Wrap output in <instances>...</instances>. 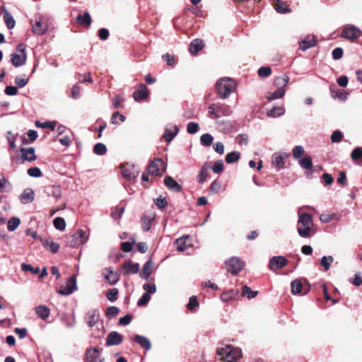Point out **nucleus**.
Returning <instances> with one entry per match:
<instances>
[{
	"mask_svg": "<svg viewBox=\"0 0 362 362\" xmlns=\"http://www.w3.org/2000/svg\"><path fill=\"white\" fill-rule=\"evenodd\" d=\"M4 19L5 21V23L6 24V26L8 29H12L15 27L16 22L11 14L6 10H4Z\"/></svg>",
	"mask_w": 362,
	"mask_h": 362,
	"instance_id": "473e14b6",
	"label": "nucleus"
},
{
	"mask_svg": "<svg viewBox=\"0 0 362 362\" xmlns=\"http://www.w3.org/2000/svg\"><path fill=\"white\" fill-rule=\"evenodd\" d=\"M204 47L202 40L199 39L194 40L189 45V51L192 54H196Z\"/></svg>",
	"mask_w": 362,
	"mask_h": 362,
	"instance_id": "7c9ffc66",
	"label": "nucleus"
},
{
	"mask_svg": "<svg viewBox=\"0 0 362 362\" xmlns=\"http://www.w3.org/2000/svg\"><path fill=\"white\" fill-rule=\"evenodd\" d=\"M21 269L23 272H30L33 274H37L40 272V268L39 267H33L30 264H27L25 263H23L21 264Z\"/></svg>",
	"mask_w": 362,
	"mask_h": 362,
	"instance_id": "864d4df0",
	"label": "nucleus"
},
{
	"mask_svg": "<svg viewBox=\"0 0 362 362\" xmlns=\"http://www.w3.org/2000/svg\"><path fill=\"white\" fill-rule=\"evenodd\" d=\"M299 164L302 168L306 170H311L313 168L312 159L308 156H305L302 159H300L299 160Z\"/></svg>",
	"mask_w": 362,
	"mask_h": 362,
	"instance_id": "e433bc0d",
	"label": "nucleus"
},
{
	"mask_svg": "<svg viewBox=\"0 0 362 362\" xmlns=\"http://www.w3.org/2000/svg\"><path fill=\"white\" fill-rule=\"evenodd\" d=\"M287 263L288 261L284 257L275 256L270 259L269 268L272 271H275L284 267Z\"/></svg>",
	"mask_w": 362,
	"mask_h": 362,
	"instance_id": "ddd939ff",
	"label": "nucleus"
},
{
	"mask_svg": "<svg viewBox=\"0 0 362 362\" xmlns=\"http://www.w3.org/2000/svg\"><path fill=\"white\" fill-rule=\"evenodd\" d=\"M209 117L218 119L221 116H229L232 113L230 107L225 103H212L209 106Z\"/></svg>",
	"mask_w": 362,
	"mask_h": 362,
	"instance_id": "20e7f679",
	"label": "nucleus"
},
{
	"mask_svg": "<svg viewBox=\"0 0 362 362\" xmlns=\"http://www.w3.org/2000/svg\"><path fill=\"white\" fill-rule=\"evenodd\" d=\"M28 82V78L24 77L22 78L21 76H16L15 78V83L20 88H23L27 85Z\"/></svg>",
	"mask_w": 362,
	"mask_h": 362,
	"instance_id": "e2e57ef3",
	"label": "nucleus"
},
{
	"mask_svg": "<svg viewBox=\"0 0 362 362\" xmlns=\"http://www.w3.org/2000/svg\"><path fill=\"white\" fill-rule=\"evenodd\" d=\"M100 320V313L97 309H92L87 312L85 320L89 327L95 326Z\"/></svg>",
	"mask_w": 362,
	"mask_h": 362,
	"instance_id": "2eb2a0df",
	"label": "nucleus"
},
{
	"mask_svg": "<svg viewBox=\"0 0 362 362\" xmlns=\"http://www.w3.org/2000/svg\"><path fill=\"white\" fill-rule=\"evenodd\" d=\"M122 341V336L115 331L110 332L106 338V345L108 346L119 345Z\"/></svg>",
	"mask_w": 362,
	"mask_h": 362,
	"instance_id": "f3484780",
	"label": "nucleus"
},
{
	"mask_svg": "<svg viewBox=\"0 0 362 362\" xmlns=\"http://www.w3.org/2000/svg\"><path fill=\"white\" fill-rule=\"evenodd\" d=\"M240 158V153L237 151H233L226 156V161L227 163H233L238 161Z\"/></svg>",
	"mask_w": 362,
	"mask_h": 362,
	"instance_id": "4c0bfd02",
	"label": "nucleus"
},
{
	"mask_svg": "<svg viewBox=\"0 0 362 362\" xmlns=\"http://www.w3.org/2000/svg\"><path fill=\"white\" fill-rule=\"evenodd\" d=\"M334 258L332 256H323L321 258L320 264L324 267L325 271H327L330 268V264L333 262Z\"/></svg>",
	"mask_w": 362,
	"mask_h": 362,
	"instance_id": "ea45409f",
	"label": "nucleus"
},
{
	"mask_svg": "<svg viewBox=\"0 0 362 362\" xmlns=\"http://www.w3.org/2000/svg\"><path fill=\"white\" fill-rule=\"evenodd\" d=\"M293 156L296 158H299L304 153V148L301 146H296L293 149Z\"/></svg>",
	"mask_w": 362,
	"mask_h": 362,
	"instance_id": "052dcab7",
	"label": "nucleus"
},
{
	"mask_svg": "<svg viewBox=\"0 0 362 362\" xmlns=\"http://www.w3.org/2000/svg\"><path fill=\"white\" fill-rule=\"evenodd\" d=\"M189 236H182L176 240L175 244L178 251L184 252L189 247V244L187 243V240Z\"/></svg>",
	"mask_w": 362,
	"mask_h": 362,
	"instance_id": "c756f323",
	"label": "nucleus"
},
{
	"mask_svg": "<svg viewBox=\"0 0 362 362\" xmlns=\"http://www.w3.org/2000/svg\"><path fill=\"white\" fill-rule=\"evenodd\" d=\"M235 81L228 77H224L217 81L216 87L218 95L221 99L227 98L236 88Z\"/></svg>",
	"mask_w": 362,
	"mask_h": 362,
	"instance_id": "f03ea898",
	"label": "nucleus"
},
{
	"mask_svg": "<svg viewBox=\"0 0 362 362\" xmlns=\"http://www.w3.org/2000/svg\"><path fill=\"white\" fill-rule=\"evenodd\" d=\"M51 25V18L47 16H40L36 19L32 27L33 32L38 35H44Z\"/></svg>",
	"mask_w": 362,
	"mask_h": 362,
	"instance_id": "39448f33",
	"label": "nucleus"
},
{
	"mask_svg": "<svg viewBox=\"0 0 362 362\" xmlns=\"http://www.w3.org/2000/svg\"><path fill=\"white\" fill-rule=\"evenodd\" d=\"M55 122H47L44 123H41L39 121H37L35 122V125L37 127H42V128H49L52 130H54L55 129Z\"/></svg>",
	"mask_w": 362,
	"mask_h": 362,
	"instance_id": "6e6d98bb",
	"label": "nucleus"
},
{
	"mask_svg": "<svg viewBox=\"0 0 362 362\" xmlns=\"http://www.w3.org/2000/svg\"><path fill=\"white\" fill-rule=\"evenodd\" d=\"M119 312V310L117 307L115 306H110L109 307L105 313V315L108 318L113 317L116 316Z\"/></svg>",
	"mask_w": 362,
	"mask_h": 362,
	"instance_id": "3c124183",
	"label": "nucleus"
},
{
	"mask_svg": "<svg viewBox=\"0 0 362 362\" xmlns=\"http://www.w3.org/2000/svg\"><path fill=\"white\" fill-rule=\"evenodd\" d=\"M362 156V148L357 147L354 148L351 154V157L354 160H356Z\"/></svg>",
	"mask_w": 362,
	"mask_h": 362,
	"instance_id": "774afa93",
	"label": "nucleus"
},
{
	"mask_svg": "<svg viewBox=\"0 0 362 362\" xmlns=\"http://www.w3.org/2000/svg\"><path fill=\"white\" fill-rule=\"evenodd\" d=\"M48 196H52L58 199L62 197V189L59 185H52L47 191Z\"/></svg>",
	"mask_w": 362,
	"mask_h": 362,
	"instance_id": "f704fd0d",
	"label": "nucleus"
},
{
	"mask_svg": "<svg viewBox=\"0 0 362 362\" xmlns=\"http://www.w3.org/2000/svg\"><path fill=\"white\" fill-rule=\"evenodd\" d=\"M152 266H153L152 261L150 259L144 265L142 271L140 273V277L148 280L150 275L152 273V270H153Z\"/></svg>",
	"mask_w": 362,
	"mask_h": 362,
	"instance_id": "cd10ccee",
	"label": "nucleus"
},
{
	"mask_svg": "<svg viewBox=\"0 0 362 362\" xmlns=\"http://www.w3.org/2000/svg\"><path fill=\"white\" fill-rule=\"evenodd\" d=\"M20 199L24 204L32 202L34 199V192L31 189H25L20 196Z\"/></svg>",
	"mask_w": 362,
	"mask_h": 362,
	"instance_id": "a878e982",
	"label": "nucleus"
},
{
	"mask_svg": "<svg viewBox=\"0 0 362 362\" xmlns=\"http://www.w3.org/2000/svg\"><path fill=\"white\" fill-rule=\"evenodd\" d=\"M134 341L140 344L143 348L146 350H149L151 348V344L149 339L141 335H136L134 338Z\"/></svg>",
	"mask_w": 362,
	"mask_h": 362,
	"instance_id": "c85d7f7f",
	"label": "nucleus"
},
{
	"mask_svg": "<svg viewBox=\"0 0 362 362\" xmlns=\"http://www.w3.org/2000/svg\"><path fill=\"white\" fill-rule=\"evenodd\" d=\"M303 292V284L300 279H295L291 282V293L293 295Z\"/></svg>",
	"mask_w": 362,
	"mask_h": 362,
	"instance_id": "72a5a7b5",
	"label": "nucleus"
},
{
	"mask_svg": "<svg viewBox=\"0 0 362 362\" xmlns=\"http://www.w3.org/2000/svg\"><path fill=\"white\" fill-rule=\"evenodd\" d=\"M21 151L22 153V159L23 160H28L29 162H32L36 160V156L35 153V148L33 147H30L28 148H21Z\"/></svg>",
	"mask_w": 362,
	"mask_h": 362,
	"instance_id": "6ab92c4d",
	"label": "nucleus"
},
{
	"mask_svg": "<svg viewBox=\"0 0 362 362\" xmlns=\"http://www.w3.org/2000/svg\"><path fill=\"white\" fill-rule=\"evenodd\" d=\"M299 44L300 49L305 51L310 47H315L317 44V40L315 37H312L311 38L308 37L300 41Z\"/></svg>",
	"mask_w": 362,
	"mask_h": 362,
	"instance_id": "393cba45",
	"label": "nucleus"
},
{
	"mask_svg": "<svg viewBox=\"0 0 362 362\" xmlns=\"http://www.w3.org/2000/svg\"><path fill=\"white\" fill-rule=\"evenodd\" d=\"M77 288L76 279L74 276L69 277L66 286H62L58 291L60 295L68 296L74 292Z\"/></svg>",
	"mask_w": 362,
	"mask_h": 362,
	"instance_id": "9b49d317",
	"label": "nucleus"
},
{
	"mask_svg": "<svg viewBox=\"0 0 362 362\" xmlns=\"http://www.w3.org/2000/svg\"><path fill=\"white\" fill-rule=\"evenodd\" d=\"M343 138V134L339 131H334L331 136V141L333 143H338L341 141Z\"/></svg>",
	"mask_w": 362,
	"mask_h": 362,
	"instance_id": "13d9d810",
	"label": "nucleus"
},
{
	"mask_svg": "<svg viewBox=\"0 0 362 362\" xmlns=\"http://www.w3.org/2000/svg\"><path fill=\"white\" fill-rule=\"evenodd\" d=\"M53 224L55 228H57L59 230H64L66 227L65 221L63 218L61 217L55 218L53 221Z\"/></svg>",
	"mask_w": 362,
	"mask_h": 362,
	"instance_id": "de8ad7c7",
	"label": "nucleus"
},
{
	"mask_svg": "<svg viewBox=\"0 0 362 362\" xmlns=\"http://www.w3.org/2000/svg\"><path fill=\"white\" fill-rule=\"evenodd\" d=\"M275 9L277 12L280 13H286L290 12V9L285 6L284 3L278 2L275 5Z\"/></svg>",
	"mask_w": 362,
	"mask_h": 362,
	"instance_id": "0e129e2a",
	"label": "nucleus"
},
{
	"mask_svg": "<svg viewBox=\"0 0 362 362\" xmlns=\"http://www.w3.org/2000/svg\"><path fill=\"white\" fill-rule=\"evenodd\" d=\"M148 95V90L145 85H141L140 88L133 94L134 99L136 101H140L146 99Z\"/></svg>",
	"mask_w": 362,
	"mask_h": 362,
	"instance_id": "5701e85b",
	"label": "nucleus"
},
{
	"mask_svg": "<svg viewBox=\"0 0 362 362\" xmlns=\"http://www.w3.org/2000/svg\"><path fill=\"white\" fill-rule=\"evenodd\" d=\"M199 124L197 122H191L187 124V132L189 134H195L199 131Z\"/></svg>",
	"mask_w": 362,
	"mask_h": 362,
	"instance_id": "680f3d73",
	"label": "nucleus"
},
{
	"mask_svg": "<svg viewBox=\"0 0 362 362\" xmlns=\"http://www.w3.org/2000/svg\"><path fill=\"white\" fill-rule=\"evenodd\" d=\"M118 294V289L117 288H112L107 291V299L111 301L114 302L117 300V296Z\"/></svg>",
	"mask_w": 362,
	"mask_h": 362,
	"instance_id": "4d7b16f0",
	"label": "nucleus"
},
{
	"mask_svg": "<svg viewBox=\"0 0 362 362\" xmlns=\"http://www.w3.org/2000/svg\"><path fill=\"white\" fill-rule=\"evenodd\" d=\"M166 169V165L160 158H157L151 162L148 167V174L151 175H160Z\"/></svg>",
	"mask_w": 362,
	"mask_h": 362,
	"instance_id": "6e6552de",
	"label": "nucleus"
},
{
	"mask_svg": "<svg viewBox=\"0 0 362 362\" xmlns=\"http://www.w3.org/2000/svg\"><path fill=\"white\" fill-rule=\"evenodd\" d=\"M271 73L272 69L269 66H262L258 69V75L262 78L268 77Z\"/></svg>",
	"mask_w": 362,
	"mask_h": 362,
	"instance_id": "603ef678",
	"label": "nucleus"
},
{
	"mask_svg": "<svg viewBox=\"0 0 362 362\" xmlns=\"http://www.w3.org/2000/svg\"><path fill=\"white\" fill-rule=\"evenodd\" d=\"M18 53L11 54V62L15 67L23 66L26 61L25 46L20 44L16 49Z\"/></svg>",
	"mask_w": 362,
	"mask_h": 362,
	"instance_id": "423d86ee",
	"label": "nucleus"
},
{
	"mask_svg": "<svg viewBox=\"0 0 362 362\" xmlns=\"http://www.w3.org/2000/svg\"><path fill=\"white\" fill-rule=\"evenodd\" d=\"M244 266L243 262L238 257H233L226 261V270L235 275L238 274Z\"/></svg>",
	"mask_w": 362,
	"mask_h": 362,
	"instance_id": "0eeeda50",
	"label": "nucleus"
},
{
	"mask_svg": "<svg viewBox=\"0 0 362 362\" xmlns=\"http://www.w3.org/2000/svg\"><path fill=\"white\" fill-rule=\"evenodd\" d=\"M93 152L96 155L103 156L106 153L107 148L105 144L102 143H98L93 147Z\"/></svg>",
	"mask_w": 362,
	"mask_h": 362,
	"instance_id": "37998d69",
	"label": "nucleus"
},
{
	"mask_svg": "<svg viewBox=\"0 0 362 362\" xmlns=\"http://www.w3.org/2000/svg\"><path fill=\"white\" fill-rule=\"evenodd\" d=\"M179 129L176 125H171L170 127H168L163 134V138L166 141H171L174 137L177 135Z\"/></svg>",
	"mask_w": 362,
	"mask_h": 362,
	"instance_id": "4be33fe9",
	"label": "nucleus"
},
{
	"mask_svg": "<svg viewBox=\"0 0 362 362\" xmlns=\"http://www.w3.org/2000/svg\"><path fill=\"white\" fill-rule=\"evenodd\" d=\"M86 359L87 362H105V359L100 357V350L96 347L86 351Z\"/></svg>",
	"mask_w": 362,
	"mask_h": 362,
	"instance_id": "4468645a",
	"label": "nucleus"
},
{
	"mask_svg": "<svg viewBox=\"0 0 362 362\" xmlns=\"http://www.w3.org/2000/svg\"><path fill=\"white\" fill-rule=\"evenodd\" d=\"M336 217V214L334 213H324L322 214L320 216V220L322 223H329L332 220H333Z\"/></svg>",
	"mask_w": 362,
	"mask_h": 362,
	"instance_id": "8fccbe9b",
	"label": "nucleus"
},
{
	"mask_svg": "<svg viewBox=\"0 0 362 362\" xmlns=\"http://www.w3.org/2000/svg\"><path fill=\"white\" fill-rule=\"evenodd\" d=\"M104 276L110 285H115L119 281L117 273L115 272L111 268H106L105 269Z\"/></svg>",
	"mask_w": 362,
	"mask_h": 362,
	"instance_id": "a211bd4d",
	"label": "nucleus"
},
{
	"mask_svg": "<svg viewBox=\"0 0 362 362\" xmlns=\"http://www.w3.org/2000/svg\"><path fill=\"white\" fill-rule=\"evenodd\" d=\"M224 169L223 163L222 160L215 162L212 167L213 172L216 174L221 173Z\"/></svg>",
	"mask_w": 362,
	"mask_h": 362,
	"instance_id": "5fc2aeb1",
	"label": "nucleus"
},
{
	"mask_svg": "<svg viewBox=\"0 0 362 362\" xmlns=\"http://www.w3.org/2000/svg\"><path fill=\"white\" fill-rule=\"evenodd\" d=\"M298 228L297 231L299 236L308 238L313 236L316 230L313 228L314 223L313 216L308 213H298Z\"/></svg>",
	"mask_w": 362,
	"mask_h": 362,
	"instance_id": "f257e3e1",
	"label": "nucleus"
},
{
	"mask_svg": "<svg viewBox=\"0 0 362 362\" xmlns=\"http://www.w3.org/2000/svg\"><path fill=\"white\" fill-rule=\"evenodd\" d=\"M257 291H253L247 286H243L242 288V296H246L248 299L254 298L257 295Z\"/></svg>",
	"mask_w": 362,
	"mask_h": 362,
	"instance_id": "a19ab883",
	"label": "nucleus"
},
{
	"mask_svg": "<svg viewBox=\"0 0 362 362\" xmlns=\"http://www.w3.org/2000/svg\"><path fill=\"white\" fill-rule=\"evenodd\" d=\"M36 315L42 320H46L50 314V310L44 305H37L35 308Z\"/></svg>",
	"mask_w": 362,
	"mask_h": 362,
	"instance_id": "b1692460",
	"label": "nucleus"
},
{
	"mask_svg": "<svg viewBox=\"0 0 362 362\" xmlns=\"http://www.w3.org/2000/svg\"><path fill=\"white\" fill-rule=\"evenodd\" d=\"M151 299V295L148 293H144L143 296L139 299L137 301L138 306H144Z\"/></svg>",
	"mask_w": 362,
	"mask_h": 362,
	"instance_id": "338daca9",
	"label": "nucleus"
},
{
	"mask_svg": "<svg viewBox=\"0 0 362 362\" xmlns=\"http://www.w3.org/2000/svg\"><path fill=\"white\" fill-rule=\"evenodd\" d=\"M121 172L124 177L128 180H132L135 178L139 172L136 169L134 165L126 163L121 165Z\"/></svg>",
	"mask_w": 362,
	"mask_h": 362,
	"instance_id": "f8f14e48",
	"label": "nucleus"
},
{
	"mask_svg": "<svg viewBox=\"0 0 362 362\" xmlns=\"http://www.w3.org/2000/svg\"><path fill=\"white\" fill-rule=\"evenodd\" d=\"M164 183L170 189L177 192H181L182 188L172 177L166 176L164 179Z\"/></svg>",
	"mask_w": 362,
	"mask_h": 362,
	"instance_id": "aec40b11",
	"label": "nucleus"
},
{
	"mask_svg": "<svg viewBox=\"0 0 362 362\" xmlns=\"http://www.w3.org/2000/svg\"><path fill=\"white\" fill-rule=\"evenodd\" d=\"M285 94V90L284 88H279L278 90L272 93L270 95L267 97L269 100H272L278 98H282Z\"/></svg>",
	"mask_w": 362,
	"mask_h": 362,
	"instance_id": "09e8293b",
	"label": "nucleus"
},
{
	"mask_svg": "<svg viewBox=\"0 0 362 362\" xmlns=\"http://www.w3.org/2000/svg\"><path fill=\"white\" fill-rule=\"evenodd\" d=\"M217 354L221 362H236L241 357V350L238 348H233L226 346L217 349Z\"/></svg>",
	"mask_w": 362,
	"mask_h": 362,
	"instance_id": "7ed1b4c3",
	"label": "nucleus"
},
{
	"mask_svg": "<svg viewBox=\"0 0 362 362\" xmlns=\"http://www.w3.org/2000/svg\"><path fill=\"white\" fill-rule=\"evenodd\" d=\"M28 174L30 177H39L42 175L40 169L37 167H33V168H29L28 170Z\"/></svg>",
	"mask_w": 362,
	"mask_h": 362,
	"instance_id": "bf43d9fd",
	"label": "nucleus"
},
{
	"mask_svg": "<svg viewBox=\"0 0 362 362\" xmlns=\"http://www.w3.org/2000/svg\"><path fill=\"white\" fill-rule=\"evenodd\" d=\"M21 221L18 217H12L8 221V230L10 231L15 230L20 225Z\"/></svg>",
	"mask_w": 362,
	"mask_h": 362,
	"instance_id": "79ce46f5",
	"label": "nucleus"
},
{
	"mask_svg": "<svg viewBox=\"0 0 362 362\" xmlns=\"http://www.w3.org/2000/svg\"><path fill=\"white\" fill-rule=\"evenodd\" d=\"M214 138L210 134H204L200 137L201 144L204 146H209L213 142Z\"/></svg>",
	"mask_w": 362,
	"mask_h": 362,
	"instance_id": "49530a36",
	"label": "nucleus"
},
{
	"mask_svg": "<svg viewBox=\"0 0 362 362\" xmlns=\"http://www.w3.org/2000/svg\"><path fill=\"white\" fill-rule=\"evenodd\" d=\"M76 21L81 25L89 27L91 24V17L88 12H86L83 15H78L76 18Z\"/></svg>",
	"mask_w": 362,
	"mask_h": 362,
	"instance_id": "bb28decb",
	"label": "nucleus"
},
{
	"mask_svg": "<svg viewBox=\"0 0 362 362\" xmlns=\"http://www.w3.org/2000/svg\"><path fill=\"white\" fill-rule=\"evenodd\" d=\"M288 157L286 153H275L272 157V163L274 165L279 168H282L284 166V159Z\"/></svg>",
	"mask_w": 362,
	"mask_h": 362,
	"instance_id": "412c9836",
	"label": "nucleus"
},
{
	"mask_svg": "<svg viewBox=\"0 0 362 362\" xmlns=\"http://www.w3.org/2000/svg\"><path fill=\"white\" fill-rule=\"evenodd\" d=\"M143 288L146 291V293L148 295L153 294L156 291V286L154 284H145Z\"/></svg>",
	"mask_w": 362,
	"mask_h": 362,
	"instance_id": "69168bd1",
	"label": "nucleus"
},
{
	"mask_svg": "<svg viewBox=\"0 0 362 362\" xmlns=\"http://www.w3.org/2000/svg\"><path fill=\"white\" fill-rule=\"evenodd\" d=\"M208 170H209V167L206 165H204L202 167V168L200 171V173L197 176L198 182L203 183L204 182H205V180L209 175Z\"/></svg>",
	"mask_w": 362,
	"mask_h": 362,
	"instance_id": "c03bdc74",
	"label": "nucleus"
},
{
	"mask_svg": "<svg viewBox=\"0 0 362 362\" xmlns=\"http://www.w3.org/2000/svg\"><path fill=\"white\" fill-rule=\"evenodd\" d=\"M43 245L53 253L57 252L59 248V245L58 243H54L49 240H45Z\"/></svg>",
	"mask_w": 362,
	"mask_h": 362,
	"instance_id": "58836bf2",
	"label": "nucleus"
},
{
	"mask_svg": "<svg viewBox=\"0 0 362 362\" xmlns=\"http://www.w3.org/2000/svg\"><path fill=\"white\" fill-rule=\"evenodd\" d=\"M285 112V110L282 106H277L273 107L271 110L267 112V115L270 117H278L283 115Z\"/></svg>",
	"mask_w": 362,
	"mask_h": 362,
	"instance_id": "c9c22d12",
	"label": "nucleus"
},
{
	"mask_svg": "<svg viewBox=\"0 0 362 362\" xmlns=\"http://www.w3.org/2000/svg\"><path fill=\"white\" fill-rule=\"evenodd\" d=\"M238 290L230 289L228 291L221 293L220 298L222 301L227 302L233 299L238 295Z\"/></svg>",
	"mask_w": 362,
	"mask_h": 362,
	"instance_id": "2f4dec72",
	"label": "nucleus"
},
{
	"mask_svg": "<svg viewBox=\"0 0 362 362\" xmlns=\"http://www.w3.org/2000/svg\"><path fill=\"white\" fill-rule=\"evenodd\" d=\"M361 35V31L359 28L354 25H348L344 28L341 36L349 40H356L358 39Z\"/></svg>",
	"mask_w": 362,
	"mask_h": 362,
	"instance_id": "9d476101",
	"label": "nucleus"
},
{
	"mask_svg": "<svg viewBox=\"0 0 362 362\" xmlns=\"http://www.w3.org/2000/svg\"><path fill=\"white\" fill-rule=\"evenodd\" d=\"M11 189V185L4 176L0 178V192H8Z\"/></svg>",
	"mask_w": 362,
	"mask_h": 362,
	"instance_id": "a18cd8bd",
	"label": "nucleus"
},
{
	"mask_svg": "<svg viewBox=\"0 0 362 362\" xmlns=\"http://www.w3.org/2000/svg\"><path fill=\"white\" fill-rule=\"evenodd\" d=\"M139 270V263H132L131 261L125 262L122 265V272L123 275L134 274Z\"/></svg>",
	"mask_w": 362,
	"mask_h": 362,
	"instance_id": "dca6fc26",
	"label": "nucleus"
},
{
	"mask_svg": "<svg viewBox=\"0 0 362 362\" xmlns=\"http://www.w3.org/2000/svg\"><path fill=\"white\" fill-rule=\"evenodd\" d=\"M71 238L69 245L73 247H76L80 245L85 244L88 239V236L84 230L80 229L73 234Z\"/></svg>",
	"mask_w": 362,
	"mask_h": 362,
	"instance_id": "1a4fd4ad",
	"label": "nucleus"
}]
</instances>
